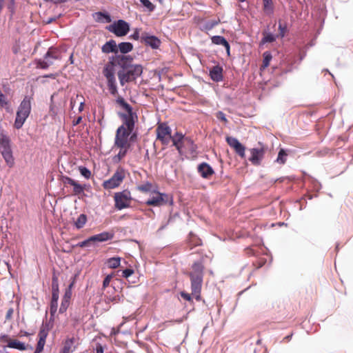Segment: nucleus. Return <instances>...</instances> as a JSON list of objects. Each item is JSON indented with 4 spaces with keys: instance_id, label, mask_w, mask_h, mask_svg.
I'll list each match as a JSON object with an SVG mask.
<instances>
[{
    "instance_id": "f257e3e1",
    "label": "nucleus",
    "mask_w": 353,
    "mask_h": 353,
    "mask_svg": "<svg viewBox=\"0 0 353 353\" xmlns=\"http://www.w3.org/2000/svg\"><path fill=\"white\" fill-rule=\"evenodd\" d=\"M204 266L202 261L193 263L192 270L189 272L191 281L192 295L196 299H200L201 290L203 283Z\"/></svg>"
},
{
    "instance_id": "f03ea898",
    "label": "nucleus",
    "mask_w": 353,
    "mask_h": 353,
    "mask_svg": "<svg viewBox=\"0 0 353 353\" xmlns=\"http://www.w3.org/2000/svg\"><path fill=\"white\" fill-rule=\"evenodd\" d=\"M117 103L125 110V112L119 114L123 122L121 126L124 127V128L128 130V131H133L135 123L138 121L137 113L133 112L132 108L123 97H118Z\"/></svg>"
},
{
    "instance_id": "7ed1b4c3",
    "label": "nucleus",
    "mask_w": 353,
    "mask_h": 353,
    "mask_svg": "<svg viewBox=\"0 0 353 353\" xmlns=\"http://www.w3.org/2000/svg\"><path fill=\"white\" fill-rule=\"evenodd\" d=\"M115 64L111 58L109 61L104 65L102 73L107 81V85L110 93L113 96L118 94V89L117 81L115 78Z\"/></svg>"
},
{
    "instance_id": "20e7f679",
    "label": "nucleus",
    "mask_w": 353,
    "mask_h": 353,
    "mask_svg": "<svg viewBox=\"0 0 353 353\" xmlns=\"http://www.w3.org/2000/svg\"><path fill=\"white\" fill-rule=\"evenodd\" d=\"M143 72V67L141 65H132L128 68L118 72V78L120 84L123 86L126 83L133 81L140 77Z\"/></svg>"
},
{
    "instance_id": "39448f33",
    "label": "nucleus",
    "mask_w": 353,
    "mask_h": 353,
    "mask_svg": "<svg viewBox=\"0 0 353 353\" xmlns=\"http://www.w3.org/2000/svg\"><path fill=\"white\" fill-rule=\"evenodd\" d=\"M0 152L7 165L12 168L14 163L10 139L5 134H0Z\"/></svg>"
},
{
    "instance_id": "423d86ee",
    "label": "nucleus",
    "mask_w": 353,
    "mask_h": 353,
    "mask_svg": "<svg viewBox=\"0 0 353 353\" xmlns=\"http://www.w3.org/2000/svg\"><path fill=\"white\" fill-rule=\"evenodd\" d=\"M114 208L118 210H121L130 207L132 198L130 191L125 190L118 192L114 194Z\"/></svg>"
},
{
    "instance_id": "0eeeda50",
    "label": "nucleus",
    "mask_w": 353,
    "mask_h": 353,
    "mask_svg": "<svg viewBox=\"0 0 353 353\" xmlns=\"http://www.w3.org/2000/svg\"><path fill=\"white\" fill-rule=\"evenodd\" d=\"M60 59V51L57 48H50L44 56V59H39L37 61V67L42 69H46L53 64L54 60H59Z\"/></svg>"
},
{
    "instance_id": "6e6552de",
    "label": "nucleus",
    "mask_w": 353,
    "mask_h": 353,
    "mask_svg": "<svg viewBox=\"0 0 353 353\" xmlns=\"http://www.w3.org/2000/svg\"><path fill=\"white\" fill-rule=\"evenodd\" d=\"M125 177V172L123 168H118L112 176L103 181L102 186L104 189L110 190L119 187Z\"/></svg>"
},
{
    "instance_id": "1a4fd4ad",
    "label": "nucleus",
    "mask_w": 353,
    "mask_h": 353,
    "mask_svg": "<svg viewBox=\"0 0 353 353\" xmlns=\"http://www.w3.org/2000/svg\"><path fill=\"white\" fill-rule=\"evenodd\" d=\"M156 195L145 201V204L149 206H161L169 204L173 205V196L169 194L155 192Z\"/></svg>"
},
{
    "instance_id": "9d476101",
    "label": "nucleus",
    "mask_w": 353,
    "mask_h": 353,
    "mask_svg": "<svg viewBox=\"0 0 353 353\" xmlns=\"http://www.w3.org/2000/svg\"><path fill=\"white\" fill-rule=\"evenodd\" d=\"M133 131H128L123 126H119L117 130L115 139H114V147L117 148H125V146H130L129 142V137Z\"/></svg>"
},
{
    "instance_id": "9b49d317",
    "label": "nucleus",
    "mask_w": 353,
    "mask_h": 353,
    "mask_svg": "<svg viewBox=\"0 0 353 353\" xmlns=\"http://www.w3.org/2000/svg\"><path fill=\"white\" fill-rule=\"evenodd\" d=\"M157 139L163 145H168L171 140L172 130L166 123H157L156 128Z\"/></svg>"
},
{
    "instance_id": "f8f14e48",
    "label": "nucleus",
    "mask_w": 353,
    "mask_h": 353,
    "mask_svg": "<svg viewBox=\"0 0 353 353\" xmlns=\"http://www.w3.org/2000/svg\"><path fill=\"white\" fill-rule=\"evenodd\" d=\"M113 238V234L108 232H103L100 234L92 236L89 237L88 239L79 242L76 245L77 247L80 248H84V247H88L91 245L92 243L94 242H103L108 240H110Z\"/></svg>"
},
{
    "instance_id": "ddd939ff",
    "label": "nucleus",
    "mask_w": 353,
    "mask_h": 353,
    "mask_svg": "<svg viewBox=\"0 0 353 353\" xmlns=\"http://www.w3.org/2000/svg\"><path fill=\"white\" fill-rule=\"evenodd\" d=\"M108 30L117 37H123L128 34L130 30V26L125 21L118 20L117 22L110 25Z\"/></svg>"
},
{
    "instance_id": "4468645a",
    "label": "nucleus",
    "mask_w": 353,
    "mask_h": 353,
    "mask_svg": "<svg viewBox=\"0 0 353 353\" xmlns=\"http://www.w3.org/2000/svg\"><path fill=\"white\" fill-rule=\"evenodd\" d=\"M110 58L115 65L119 66L123 71L132 65L133 58L130 55L116 54Z\"/></svg>"
},
{
    "instance_id": "2eb2a0df",
    "label": "nucleus",
    "mask_w": 353,
    "mask_h": 353,
    "mask_svg": "<svg viewBox=\"0 0 353 353\" xmlns=\"http://www.w3.org/2000/svg\"><path fill=\"white\" fill-rule=\"evenodd\" d=\"M141 42L145 46L151 47L152 49H157L159 48L161 42L160 39L152 35H149L147 32H143L141 37Z\"/></svg>"
},
{
    "instance_id": "dca6fc26",
    "label": "nucleus",
    "mask_w": 353,
    "mask_h": 353,
    "mask_svg": "<svg viewBox=\"0 0 353 353\" xmlns=\"http://www.w3.org/2000/svg\"><path fill=\"white\" fill-rule=\"evenodd\" d=\"M48 335V329L42 325L38 333V342L34 353H41L46 344V338Z\"/></svg>"
},
{
    "instance_id": "f3484780",
    "label": "nucleus",
    "mask_w": 353,
    "mask_h": 353,
    "mask_svg": "<svg viewBox=\"0 0 353 353\" xmlns=\"http://www.w3.org/2000/svg\"><path fill=\"white\" fill-rule=\"evenodd\" d=\"M65 184H68L73 187L72 195L81 196L83 194L85 185H82L77 181H74L70 177L65 176L63 181Z\"/></svg>"
},
{
    "instance_id": "a211bd4d",
    "label": "nucleus",
    "mask_w": 353,
    "mask_h": 353,
    "mask_svg": "<svg viewBox=\"0 0 353 353\" xmlns=\"http://www.w3.org/2000/svg\"><path fill=\"white\" fill-rule=\"evenodd\" d=\"M250 161L253 165H259L264 154V150L263 148H252L250 150Z\"/></svg>"
},
{
    "instance_id": "6ab92c4d",
    "label": "nucleus",
    "mask_w": 353,
    "mask_h": 353,
    "mask_svg": "<svg viewBox=\"0 0 353 353\" xmlns=\"http://www.w3.org/2000/svg\"><path fill=\"white\" fill-rule=\"evenodd\" d=\"M32 100V98L31 97L26 96L21 102L17 110L28 117L31 112Z\"/></svg>"
},
{
    "instance_id": "aec40b11",
    "label": "nucleus",
    "mask_w": 353,
    "mask_h": 353,
    "mask_svg": "<svg viewBox=\"0 0 353 353\" xmlns=\"http://www.w3.org/2000/svg\"><path fill=\"white\" fill-rule=\"evenodd\" d=\"M181 145V150L179 151L180 154H185L188 151L193 152L195 150V146L192 140L188 137H185V139H183Z\"/></svg>"
},
{
    "instance_id": "412c9836",
    "label": "nucleus",
    "mask_w": 353,
    "mask_h": 353,
    "mask_svg": "<svg viewBox=\"0 0 353 353\" xmlns=\"http://www.w3.org/2000/svg\"><path fill=\"white\" fill-rule=\"evenodd\" d=\"M101 51L105 54H109L110 52L117 54L118 52V48L116 41L112 39L110 40L109 41H107L101 47Z\"/></svg>"
},
{
    "instance_id": "4be33fe9",
    "label": "nucleus",
    "mask_w": 353,
    "mask_h": 353,
    "mask_svg": "<svg viewBox=\"0 0 353 353\" xmlns=\"http://www.w3.org/2000/svg\"><path fill=\"white\" fill-rule=\"evenodd\" d=\"M198 172L203 178H208L213 174L212 168L205 163H203L198 166Z\"/></svg>"
},
{
    "instance_id": "5701e85b",
    "label": "nucleus",
    "mask_w": 353,
    "mask_h": 353,
    "mask_svg": "<svg viewBox=\"0 0 353 353\" xmlns=\"http://www.w3.org/2000/svg\"><path fill=\"white\" fill-rule=\"evenodd\" d=\"M185 137L183 136L182 133L176 132L173 136L171 135V140L172 141L173 145L176 147L178 151H181V143H183V139Z\"/></svg>"
},
{
    "instance_id": "b1692460",
    "label": "nucleus",
    "mask_w": 353,
    "mask_h": 353,
    "mask_svg": "<svg viewBox=\"0 0 353 353\" xmlns=\"http://www.w3.org/2000/svg\"><path fill=\"white\" fill-rule=\"evenodd\" d=\"M28 117L24 114L21 113L18 110L17 111L16 119L14 121V126L17 129H20L23 126L26 120Z\"/></svg>"
},
{
    "instance_id": "393cba45",
    "label": "nucleus",
    "mask_w": 353,
    "mask_h": 353,
    "mask_svg": "<svg viewBox=\"0 0 353 353\" xmlns=\"http://www.w3.org/2000/svg\"><path fill=\"white\" fill-rule=\"evenodd\" d=\"M74 343V338H69L65 340L63 343V347L60 351L63 353H72L73 352L72 346Z\"/></svg>"
},
{
    "instance_id": "a878e982",
    "label": "nucleus",
    "mask_w": 353,
    "mask_h": 353,
    "mask_svg": "<svg viewBox=\"0 0 353 353\" xmlns=\"http://www.w3.org/2000/svg\"><path fill=\"white\" fill-rule=\"evenodd\" d=\"M7 347L10 348L17 349L21 351L26 350V345H25V343L17 339H11L10 342L7 345Z\"/></svg>"
},
{
    "instance_id": "bb28decb",
    "label": "nucleus",
    "mask_w": 353,
    "mask_h": 353,
    "mask_svg": "<svg viewBox=\"0 0 353 353\" xmlns=\"http://www.w3.org/2000/svg\"><path fill=\"white\" fill-rule=\"evenodd\" d=\"M118 51L119 50L122 54H126L131 52L133 49V45L130 42H121L118 46Z\"/></svg>"
},
{
    "instance_id": "cd10ccee",
    "label": "nucleus",
    "mask_w": 353,
    "mask_h": 353,
    "mask_svg": "<svg viewBox=\"0 0 353 353\" xmlns=\"http://www.w3.org/2000/svg\"><path fill=\"white\" fill-rule=\"evenodd\" d=\"M210 76L213 81H219L221 80V67L216 65L210 70Z\"/></svg>"
},
{
    "instance_id": "c85d7f7f",
    "label": "nucleus",
    "mask_w": 353,
    "mask_h": 353,
    "mask_svg": "<svg viewBox=\"0 0 353 353\" xmlns=\"http://www.w3.org/2000/svg\"><path fill=\"white\" fill-rule=\"evenodd\" d=\"M263 10L264 12L268 15L274 12V6L272 0H263Z\"/></svg>"
},
{
    "instance_id": "c756f323",
    "label": "nucleus",
    "mask_w": 353,
    "mask_h": 353,
    "mask_svg": "<svg viewBox=\"0 0 353 353\" xmlns=\"http://www.w3.org/2000/svg\"><path fill=\"white\" fill-rule=\"evenodd\" d=\"M130 147V146H125V148H119L120 150L119 153L113 158L114 161L118 163L122 159H123L125 157Z\"/></svg>"
},
{
    "instance_id": "7c9ffc66",
    "label": "nucleus",
    "mask_w": 353,
    "mask_h": 353,
    "mask_svg": "<svg viewBox=\"0 0 353 353\" xmlns=\"http://www.w3.org/2000/svg\"><path fill=\"white\" fill-rule=\"evenodd\" d=\"M263 63L261 67V69H265L267 67H268L272 59V54L269 51H265V52H263Z\"/></svg>"
},
{
    "instance_id": "2f4dec72",
    "label": "nucleus",
    "mask_w": 353,
    "mask_h": 353,
    "mask_svg": "<svg viewBox=\"0 0 353 353\" xmlns=\"http://www.w3.org/2000/svg\"><path fill=\"white\" fill-rule=\"evenodd\" d=\"M87 222V216L84 214L79 216L77 221L74 222V225L77 229L82 228Z\"/></svg>"
},
{
    "instance_id": "473e14b6",
    "label": "nucleus",
    "mask_w": 353,
    "mask_h": 353,
    "mask_svg": "<svg viewBox=\"0 0 353 353\" xmlns=\"http://www.w3.org/2000/svg\"><path fill=\"white\" fill-rule=\"evenodd\" d=\"M263 37L261 41V45L265 44L266 43H272L276 40V36L271 33H267L265 32L263 33Z\"/></svg>"
},
{
    "instance_id": "72a5a7b5",
    "label": "nucleus",
    "mask_w": 353,
    "mask_h": 353,
    "mask_svg": "<svg viewBox=\"0 0 353 353\" xmlns=\"http://www.w3.org/2000/svg\"><path fill=\"white\" fill-rule=\"evenodd\" d=\"M121 258L120 257H112L108 260L107 264L110 268H117L120 265Z\"/></svg>"
},
{
    "instance_id": "f704fd0d",
    "label": "nucleus",
    "mask_w": 353,
    "mask_h": 353,
    "mask_svg": "<svg viewBox=\"0 0 353 353\" xmlns=\"http://www.w3.org/2000/svg\"><path fill=\"white\" fill-rule=\"evenodd\" d=\"M235 152L242 159H244L245 157V148L239 143V144L234 145V148H232Z\"/></svg>"
},
{
    "instance_id": "c9c22d12",
    "label": "nucleus",
    "mask_w": 353,
    "mask_h": 353,
    "mask_svg": "<svg viewBox=\"0 0 353 353\" xmlns=\"http://www.w3.org/2000/svg\"><path fill=\"white\" fill-rule=\"evenodd\" d=\"M287 152L283 149H281L279 152L276 161L280 164H284L286 162Z\"/></svg>"
},
{
    "instance_id": "e433bc0d",
    "label": "nucleus",
    "mask_w": 353,
    "mask_h": 353,
    "mask_svg": "<svg viewBox=\"0 0 353 353\" xmlns=\"http://www.w3.org/2000/svg\"><path fill=\"white\" fill-rule=\"evenodd\" d=\"M152 183L150 182H146L143 184L139 185L137 187L138 190L142 192H150L152 190Z\"/></svg>"
},
{
    "instance_id": "4c0bfd02",
    "label": "nucleus",
    "mask_w": 353,
    "mask_h": 353,
    "mask_svg": "<svg viewBox=\"0 0 353 353\" xmlns=\"http://www.w3.org/2000/svg\"><path fill=\"white\" fill-rule=\"evenodd\" d=\"M52 292H59L58 278L54 274L52 278Z\"/></svg>"
},
{
    "instance_id": "58836bf2",
    "label": "nucleus",
    "mask_w": 353,
    "mask_h": 353,
    "mask_svg": "<svg viewBox=\"0 0 353 353\" xmlns=\"http://www.w3.org/2000/svg\"><path fill=\"white\" fill-rule=\"evenodd\" d=\"M79 170L82 176H83L85 179H88L91 176V172L87 168L81 166L79 168Z\"/></svg>"
},
{
    "instance_id": "ea45409f",
    "label": "nucleus",
    "mask_w": 353,
    "mask_h": 353,
    "mask_svg": "<svg viewBox=\"0 0 353 353\" xmlns=\"http://www.w3.org/2000/svg\"><path fill=\"white\" fill-rule=\"evenodd\" d=\"M70 305V301L64 299L62 298L61 304L59 307V313H64L66 312L68 306Z\"/></svg>"
},
{
    "instance_id": "a19ab883",
    "label": "nucleus",
    "mask_w": 353,
    "mask_h": 353,
    "mask_svg": "<svg viewBox=\"0 0 353 353\" xmlns=\"http://www.w3.org/2000/svg\"><path fill=\"white\" fill-rule=\"evenodd\" d=\"M279 36L281 38L284 37L286 32H288L287 25L285 23L283 24L279 21Z\"/></svg>"
},
{
    "instance_id": "79ce46f5",
    "label": "nucleus",
    "mask_w": 353,
    "mask_h": 353,
    "mask_svg": "<svg viewBox=\"0 0 353 353\" xmlns=\"http://www.w3.org/2000/svg\"><path fill=\"white\" fill-rule=\"evenodd\" d=\"M190 248H192L193 247L198 246L201 245V240L197 238L196 236H192L190 239V243H188Z\"/></svg>"
},
{
    "instance_id": "37998d69",
    "label": "nucleus",
    "mask_w": 353,
    "mask_h": 353,
    "mask_svg": "<svg viewBox=\"0 0 353 353\" xmlns=\"http://www.w3.org/2000/svg\"><path fill=\"white\" fill-rule=\"evenodd\" d=\"M113 274H108L105 276V278L104 279L103 281V286H102V290H105L106 288H108L110 285V283L112 280V279L113 278Z\"/></svg>"
},
{
    "instance_id": "c03bdc74",
    "label": "nucleus",
    "mask_w": 353,
    "mask_h": 353,
    "mask_svg": "<svg viewBox=\"0 0 353 353\" xmlns=\"http://www.w3.org/2000/svg\"><path fill=\"white\" fill-rule=\"evenodd\" d=\"M140 2L142 3V5L147 8L148 10L152 11L154 9V6L152 4V3L150 0H140Z\"/></svg>"
},
{
    "instance_id": "a18cd8bd",
    "label": "nucleus",
    "mask_w": 353,
    "mask_h": 353,
    "mask_svg": "<svg viewBox=\"0 0 353 353\" xmlns=\"http://www.w3.org/2000/svg\"><path fill=\"white\" fill-rule=\"evenodd\" d=\"M226 141H227V143H228V145L232 148L234 147V145L239 144L240 142L236 139V138H234V137H226Z\"/></svg>"
},
{
    "instance_id": "49530a36",
    "label": "nucleus",
    "mask_w": 353,
    "mask_h": 353,
    "mask_svg": "<svg viewBox=\"0 0 353 353\" xmlns=\"http://www.w3.org/2000/svg\"><path fill=\"white\" fill-rule=\"evenodd\" d=\"M8 101L6 96L2 93L0 97V106L2 108H8Z\"/></svg>"
},
{
    "instance_id": "de8ad7c7",
    "label": "nucleus",
    "mask_w": 353,
    "mask_h": 353,
    "mask_svg": "<svg viewBox=\"0 0 353 353\" xmlns=\"http://www.w3.org/2000/svg\"><path fill=\"white\" fill-rule=\"evenodd\" d=\"M134 272L132 269L128 268L122 271L121 276L123 278L128 279V277L132 276L134 274Z\"/></svg>"
},
{
    "instance_id": "09e8293b",
    "label": "nucleus",
    "mask_w": 353,
    "mask_h": 353,
    "mask_svg": "<svg viewBox=\"0 0 353 353\" xmlns=\"http://www.w3.org/2000/svg\"><path fill=\"white\" fill-rule=\"evenodd\" d=\"M57 307H58V302H54V301L50 302V314L52 316L54 315V314L56 313V312L57 310Z\"/></svg>"
},
{
    "instance_id": "8fccbe9b",
    "label": "nucleus",
    "mask_w": 353,
    "mask_h": 353,
    "mask_svg": "<svg viewBox=\"0 0 353 353\" xmlns=\"http://www.w3.org/2000/svg\"><path fill=\"white\" fill-rule=\"evenodd\" d=\"M72 285V284H71L69 286V288L65 290V292L64 293V295L63 296V299L68 300L70 301V299H71V296H72V291H71Z\"/></svg>"
},
{
    "instance_id": "3c124183",
    "label": "nucleus",
    "mask_w": 353,
    "mask_h": 353,
    "mask_svg": "<svg viewBox=\"0 0 353 353\" xmlns=\"http://www.w3.org/2000/svg\"><path fill=\"white\" fill-rule=\"evenodd\" d=\"M222 46L224 47L226 52H227V55L230 57V44L229 43L224 39L222 37Z\"/></svg>"
},
{
    "instance_id": "603ef678",
    "label": "nucleus",
    "mask_w": 353,
    "mask_h": 353,
    "mask_svg": "<svg viewBox=\"0 0 353 353\" xmlns=\"http://www.w3.org/2000/svg\"><path fill=\"white\" fill-rule=\"evenodd\" d=\"M11 339L7 334H1L0 336V343H6L7 345L10 342Z\"/></svg>"
},
{
    "instance_id": "864d4df0",
    "label": "nucleus",
    "mask_w": 353,
    "mask_h": 353,
    "mask_svg": "<svg viewBox=\"0 0 353 353\" xmlns=\"http://www.w3.org/2000/svg\"><path fill=\"white\" fill-rule=\"evenodd\" d=\"M219 21H208L205 25V28L207 30H211L215 26L218 25Z\"/></svg>"
},
{
    "instance_id": "5fc2aeb1",
    "label": "nucleus",
    "mask_w": 353,
    "mask_h": 353,
    "mask_svg": "<svg viewBox=\"0 0 353 353\" xmlns=\"http://www.w3.org/2000/svg\"><path fill=\"white\" fill-rule=\"evenodd\" d=\"M141 35H140L139 30L138 29H136L134 33L130 36V37L134 40H141Z\"/></svg>"
},
{
    "instance_id": "6e6d98bb",
    "label": "nucleus",
    "mask_w": 353,
    "mask_h": 353,
    "mask_svg": "<svg viewBox=\"0 0 353 353\" xmlns=\"http://www.w3.org/2000/svg\"><path fill=\"white\" fill-rule=\"evenodd\" d=\"M181 296L183 299H184L185 300L188 301H192V297H191V295L188 293H186L185 292H181Z\"/></svg>"
},
{
    "instance_id": "4d7b16f0",
    "label": "nucleus",
    "mask_w": 353,
    "mask_h": 353,
    "mask_svg": "<svg viewBox=\"0 0 353 353\" xmlns=\"http://www.w3.org/2000/svg\"><path fill=\"white\" fill-rule=\"evenodd\" d=\"M103 347L100 343L96 345L95 351L96 353H103Z\"/></svg>"
},
{
    "instance_id": "13d9d810",
    "label": "nucleus",
    "mask_w": 353,
    "mask_h": 353,
    "mask_svg": "<svg viewBox=\"0 0 353 353\" xmlns=\"http://www.w3.org/2000/svg\"><path fill=\"white\" fill-rule=\"evenodd\" d=\"M212 43L215 44H221V36H214L212 38Z\"/></svg>"
},
{
    "instance_id": "bf43d9fd",
    "label": "nucleus",
    "mask_w": 353,
    "mask_h": 353,
    "mask_svg": "<svg viewBox=\"0 0 353 353\" xmlns=\"http://www.w3.org/2000/svg\"><path fill=\"white\" fill-rule=\"evenodd\" d=\"M59 300V292H52L51 301L58 302Z\"/></svg>"
},
{
    "instance_id": "052dcab7",
    "label": "nucleus",
    "mask_w": 353,
    "mask_h": 353,
    "mask_svg": "<svg viewBox=\"0 0 353 353\" xmlns=\"http://www.w3.org/2000/svg\"><path fill=\"white\" fill-rule=\"evenodd\" d=\"M82 121V117H78L77 119H74L73 121H72V125H77L78 124H79Z\"/></svg>"
},
{
    "instance_id": "680f3d73",
    "label": "nucleus",
    "mask_w": 353,
    "mask_h": 353,
    "mask_svg": "<svg viewBox=\"0 0 353 353\" xmlns=\"http://www.w3.org/2000/svg\"><path fill=\"white\" fill-rule=\"evenodd\" d=\"M13 314V309L10 308L8 310L6 313V319H10Z\"/></svg>"
},
{
    "instance_id": "e2e57ef3",
    "label": "nucleus",
    "mask_w": 353,
    "mask_h": 353,
    "mask_svg": "<svg viewBox=\"0 0 353 353\" xmlns=\"http://www.w3.org/2000/svg\"><path fill=\"white\" fill-rule=\"evenodd\" d=\"M137 138V134L136 133H132L129 137V142L134 141V139Z\"/></svg>"
},
{
    "instance_id": "0e129e2a",
    "label": "nucleus",
    "mask_w": 353,
    "mask_h": 353,
    "mask_svg": "<svg viewBox=\"0 0 353 353\" xmlns=\"http://www.w3.org/2000/svg\"><path fill=\"white\" fill-rule=\"evenodd\" d=\"M84 103L83 102H81L79 110V111H82L83 109Z\"/></svg>"
},
{
    "instance_id": "69168bd1",
    "label": "nucleus",
    "mask_w": 353,
    "mask_h": 353,
    "mask_svg": "<svg viewBox=\"0 0 353 353\" xmlns=\"http://www.w3.org/2000/svg\"><path fill=\"white\" fill-rule=\"evenodd\" d=\"M69 61L70 63H74V59H73V54H72L69 58Z\"/></svg>"
},
{
    "instance_id": "338daca9",
    "label": "nucleus",
    "mask_w": 353,
    "mask_h": 353,
    "mask_svg": "<svg viewBox=\"0 0 353 353\" xmlns=\"http://www.w3.org/2000/svg\"><path fill=\"white\" fill-rule=\"evenodd\" d=\"M21 335H23V336H28L30 334L27 332H21Z\"/></svg>"
},
{
    "instance_id": "774afa93",
    "label": "nucleus",
    "mask_w": 353,
    "mask_h": 353,
    "mask_svg": "<svg viewBox=\"0 0 353 353\" xmlns=\"http://www.w3.org/2000/svg\"><path fill=\"white\" fill-rule=\"evenodd\" d=\"M216 115L218 119H221V112H216Z\"/></svg>"
}]
</instances>
